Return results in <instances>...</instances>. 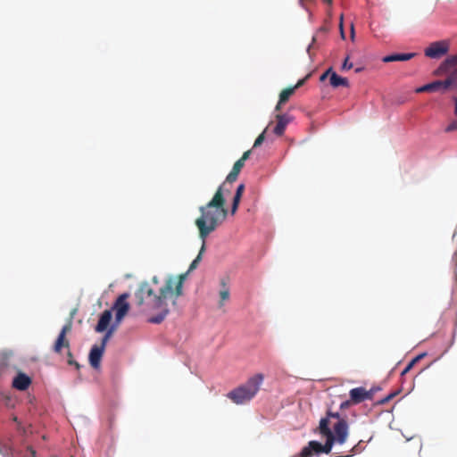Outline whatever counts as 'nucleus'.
<instances>
[{"mask_svg": "<svg viewBox=\"0 0 457 457\" xmlns=\"http://www.w3.org/2000/svg\"><path fill=\"white\" fill-rule=\"evenodd\" d=\"M351 38L352 40L354 39V27L353 23L351 24Z\"/></svg>", "mask_w": 457, "mask_h": 457, "instance_id": "58836bf2", "label": "nucleus"}, {"mask_svg": "<svg viewBox=\"0 0 457 457\" xmlns=\"http://www.w3.org/2000/svg\"><path fill=\"white\" fill-rule=\"evenodd\" d=\"M294 93L295 88H293L292 87L283 89L279 94V104L287 103Z\"/></svg>", "mask_w": 457, "mask_h": 457, "instance_id": "aec40b11", "label": "nucleus"}, {"mask_svg": "<svg viewBox=\"0 0 457 457\" xmlns=\"http://www.w3.org/2000/svg\"><path fill=\"white\" fill-rule=\"evenodd\" d=\"M309 77H310V74H308L305 78L299 79L298 82L295 86L292 87L293 88H295V91L297 88H299L300 87H302L303 85H304V83L309 79Z\"/></svg>", "mask_w": 457, "mask_h": 457, "instance_id": "c756f323", "label": "nucleus"}, {"mask_svg": "<svg viewBox=\"0 0 457 457\" xmlns=\"http://www.w3.org/2000/svg\"><path fill=\"white\" fill-rule=\"evenodd\" d=\"M67 362L69 365L74 366L77 370L80 369L79 363L73 359V355L70 350L67 352Z\"/></svg>", "mask_w": 457, "mask_h": 457, "instance_id": "5701e85b", "label": "nucleus"}, {"mask_svg": "<svg viewBox=\"0 0 457 457\" xmlns=\"http://www.w3.org/2000/svg\"><path fill=\"white\" fill-rule=\"evenodd\" d=\"M104 352V349H103V346H98L97 345L92 346L89 353V363L94 369H98L100 367Z\"/></svg>", "mask_w": 457, "mask_h": 457, "instance_id": "9b49d317", "label": "nucleus"}, {"mask_svg": "<svg viewBox=\"0 0 457 457\" xmlns=\"http://www.w3.org/2000/svg\"><path fill=\"white\" fill-rule=\"evenodd\" d=\"M129 297V293H123L114 302L113 310L116 312L115 319L118 323L122 320L129 310V304L127 301Z\"/></svg>", "mask_w": 457, "mask_h": 457, "instance_id": "0eeeda50", "label": "nucleus"}, {"mask_svg": "<svg viewBox=\"0 0 457 457\" xmlns=\"http://www.w3.org/2000/svg\"><path fill=\"white\" fill-rule=\"evenodd\" d=\"M361 443L362 442L360 441L358 444H356L354 446H353L349 452L350 453L349 454H347L345 456L338 455V457H351L354 454L360 453L363 450Z\"/></svg>", "mask_w": 457, "mask_h": 457, "instance_id": "4be33fe9", "label": "nucleus"}, {"mask_svg": "<svg viewBox=\"0 0 457 457\" xmlns=\"http://www.w3.org/2000/svg\"><path fill=\"white\" fill-rule=\"evenodd\" d=\"M352 68H353V63H352V62H349V56H347V57L345 59V61H344V62H343V64H342L341 69H342V71H347V70H350V69H352Z\"/></svg>", "mask_w": 457, "mask_h": 457, "instance_id": "cd10ccee", "label": "nucleus"}, {"mask_svg": "<svg viewBox=\"0 0 457 457\" xmlns=\"http://www.w3.org/2000/svg\"><path fill=\"white\" fill-rule=\"evenodd\" d=\"M234 166L237 167V169H239L240 170H242V168L245 166V163L240 161V160H237L235 163H234Z\"/></svg>", "mask_w": 457, "mask_h": 457, "instance_id": "c9c22d12", "label": "nucleus"}, {"mask_svg": "<svg viewBox=\"0 0 457 457\" xmlns=\"http://www.w3.org/2000/svg\"><path fill=\"white\" fill-rule=\"evenodd\" d=\"M352 404H353V402H352L351 398L349 400H346L345 402H343L341 404H340V409L342 410H345V409H347L349 408Z\"/></svg>", "mask_w": 457, "mask_h": 457, "instance_id": "7c9ffc66", "label": "nucleus"}, {"mask_svg": "<svg viewBox=\"0 0 457 457\" xmlns=\"http://www.w3.org/2000/svg\"><path fill=\"white\" fill-rule=\"evenodd\" d=\"M329 83L333 87H349V81L346 78H343L338 76L335 71L332 72L330 78H329Z\"/></svg>", "mask_w": 457, "mask_h": 457, "instance_id": "f3484780", "label": "nucleus"}, {"mask_svg": "<svg viewBox=\"0 0 457 457\" xmlns=\"http://www.w3.org/2000/svg\"><path fill=\"white\" fill-rule=\"evenodd\" d=\"M450 87V81L445 80H436L431 83L426 84L422 87L416 88V93L424 92H445Z\"/></svg>", "mask_w": 457, "mask_h": 457, "instance_id": "1a4fd4ad", "label": "nucleus"}, {"mask_svg": "<svg viewBox=\"0 0 457 457\" xmlns=\"http://www.w3.org/2000/svg\"><path fill=\"white\" fill-rule=\"evenodd\" d=\"M414 366V361H410L408 365L404 368V370L402 371L401 375L404 376L406 373H408L412 367Z\"/></svg>", "mask_w": 457, "mask_h": 457, "instance_id": "2f4dec72", "label": "nucleus"}, {"mask_svg": "<svg viewBox=\"0 0 457 457\" xmlns=\"http://www.w3.org/2000/svg\"><path fill=\"white\" fill-rule=\"evenodd\" d=\"M454 102H455L454 114L457 115V97L454 98Z\"/></svg>", "mask_w": 457, "mask_h": 457, "instance_id": "ea45409f", "label": "nucleus"}, {"mask_svg": "<svg viewBox=\"0 0 457 457\" xmlns=\"http://www.w3.org/2000/svg\"><path fill=\"white\" fill-rule=\"evenodd\" d=\"M332 72H334V71H333V70H332V68L328 69V70H327V71H325V72L320 76V79L321 81H323V80H324V79H325L328 75H330V76H331Z\"/></svg>", "mask_w": 457, "mask_h": 457, "instance_id": "473e14b6", "label": "nucleus"}, {"mask_svg": "<svg viewBox=\"0 0 457 457\" xmlns=\"http://www.w3.org/2000/svg\"><path fill=\"white\" fill-rule=\"evenodd\" d=\"M416 54L414 53H407V54H394L385 56L382 61L384 62H404L409 61L412 57H414Z\"/></svg>", "mask_w": 457, "mask_h": 457, "instance_id": "2eb2a0df", "label": "nucleus"}, {"mask_svg": "<svg viewBox=\"0 0 457 457\" xmlns=\"http://www.w3.org/2000/svg\"><path fill=\"white\" fill-rule=\"evenodd\" d=\"M240 171L241 170L239 169H237V167H235L233 165V168H232L231 171L228 173V175L227 176L225 181L222 183V184L226 185V188H229L230 189L231 184L237 180Z\"/></svg>", "mask_w": 457, "mask_h": 457, "instance_id": "a211bd4d", "label": "nucleus"}, {"mask_svg": "<svg viewBox=\"0 0 457 457\" xmlns=\"http://www.w3.org/2000/svg\"><path fill=\"white\" fill-rule=\"evenodd\" d=\"M449 46V42L446 40L436 41L431 43L424 53L427 57L437 59L447 54Z\"/></svg>", "mask_w": 457, "mask_h": 457, "instance_id": "423d86ee", "label": "nucleus"}, {"mask_svg": "<svg viewBox=\"0 0 457 457\" xmlns=\"http://www.w3.org/2000/svg\"><path fill=\"white\" fill-rule=\"evenodd\" d=\"M220 284L222 286V289L220 291V305L223 304L224 301H227L229 298V288L227 286L224 279H221Z\"/></svg>", "mask_w": 457, "mask_h": 457, "instance_id": "412c9836", "label": "nucleus"}, {"mask_svg": "<svg viewBox=\"0 0 457 457\" xmlns=\"http://www.w3.org/2000/svg\"><path fill=\"white\" fill-rule=\"evenodd\" d=\"M250 154H251V150L245 151L239 160L245 163V161L250 157Z\"/></svg>", "mask_w": 457, "mask_h": 457, "instance_id": "72a5a7b5", "label": "nucleus"}, {"mask_svg": "<svg viewBox=\"0 0 457 457\" xmlns=\"http://www.w3.org/2000/svg\"><path fill=\"white\" fill-rule=\"evenodd\" d=\"M72 322L69 320L62 328L54 345V351L57 353H60L62 348H70V342L66 338V334L71 330Z\"/></svg>", "mask_w": 457, "mask_h": 457, "instance_id": "6e6552de", "label": "nucleus"}, {"mask_svg": "<svg viewBox=\"0 0 457 457\" xmlns=\"http://www.w3.org/2000/svg\"><path fill=\"white\" fill-rule=\"evenodd\" d=\"M204 251H205V241H202V246L200 248V251H199L196 258L191 262V264L189 266V269H188V271L186 272L187 274L189 271H192L193 270H195L198 266L199 262L202 260V255L204 253Z\"/></svg>", "mask_w": 457, "mask_h": 457, "instance_id": "6ab92c4d", "label": "nucleus"}, {"mask_svg": "<svg viewBox=\"0 0 457 457\" xmlns=\"http://www.w3.org/2000/svg\"><path fill=\"white\" fill-rule=\"evenodd\" d=\"M112 333V329H109L107 331V333L102 338V342L99 346H103V349H105L106 344H107L108 340L110 339Z\"/></svg>", "mask_w": 457, "mask_h": 457, "instance_id": "393cba45", "label": "nucleus"}, {"mask_svg": "<svg viewBox=\"0 0 457 457\" xmlns=\"http://www.w3.org/2000/svg\"><path fill=\"white\" fill-rule=\"evenodd\" d=\"M281 104H279V102H278V104L276 105L275 110H276V111H279V110H280V108H281Z\"/></svg>", "mask_w": 457, "mask_h": 457, "instance_id": "a19ab883", "label": "nucleus"}, {"mask_svg": "<svg viewBox=\"0 0 457 457\" xmlns=\"http://www.w3.org/2000/svg\"><path fill=\"white\" fill-rule=\"evenodd\" d=\"M230 190L226 188L225 184H221L212 200L205 205L199 207L201 216L195 220V224L198 228L202 241H205L207 237L225 220L228 210L225 207L224 195L229 194Z\"/></svg>", "mask_w": 457, "mask_h": 457, "instance_id": "7ed1b4c3", "label": "nucleus"}, {"mask_svg": "<svg viewBox=\"0 0 457 457\" xmlns=\"http://www.w3.org/2000/svg\"><path fill=\"white\" fill-rule=\"evenodd\" d=\"M323 2L327 4H332V0H323Z\"/></svg>", "mask_w": 457, "mask_h": 457, "instance_id": "79ce46f5", "label": "nucleus"}, {"mask_svg": "<svg viewBox=\"0 0 457 457\" xmlns=\"http://www.w3.org/2000/svg\"><path fill=\"white\" fill-rule=\"evenodd\" d=\"M112 333V329H109L107 331V333L102 338V342L99 346H103V349H105L106 344H107L108 340L110 339Z\"/></svg>", "mask_w": 457, "mask_h": 457, "instance_id": "a878e982", "label": "nucleus"}, {"mask_svg": "<svg viewBox=\"0 0 457 457\" xmlns=\"http://www.w3.org/2000/svg\"><path fill=\"white\" fill-rule=\"evenodd\" d=\"M321 436L326 437L324 445L318 441H310L301 452L292 457H312L314 454L331 453L335 444L344 445L349 435L347 421L341 418L338 412L328 411L322 418L318 428Z\"/></svg>", "mask_w": 457, "mask_h": 457, "instance_id": "f03ea898", "label": "nucleus"}, {"mask_svg": "<svg viewBox=\"0 0 457 457\" xmlns=\"http://www.w3.org/2000/svg\"><path fill=\"white\" fill-rule=\"evenodd\" d=\"M349 395L353 404L360 403L365 400H370L373 395L371 391H367L361 386L351 389Z\"/></svg>", "mask_w": 457, "mask_h": 457, "instance_id": "9d476101", "label": "nucleus"}, {"mask_svg": "<svg viewBox=\"0 0 457 457\" xmlns=\"http://www.w3.org/2000/svg\"><path fill=\"white\" fill-rule=\"evenodd\" d=\"M339 27H340L341 37L343 38H345V32L343 30V16H341Z\"/></svg>", "mask_w": 457, "mask_h": 457, "instance_id": "e433bc0d", "label": "nucleus"}, {"mask_svg": "<svg viewBox=\"0 0 457 457\" xmlns=\"http://www.w3.org/2000/svg\"><path fill=\"white\" fill-rule=\"evenodd\" d=\"M424 356V354H420L418 356H416L411 361H414V364L419 361L420 359H422Z\"/></svg>", "mask_w": 457, "mask_h": 457, "instance_id": "4c0bfd02", "label": "nucleus"}, {"mask_svg": "<svg viewBox=\"0 0 457 457\" xmlns=\"http://www.w3.org/2000/svg\"><path fill=\"white\" fill-rule=\"evenodd\" d=\"M112 320V312L105 310L100 316L98 323L96 327V332H104L107 329Z\"/></svg>", "mask_w": 457, "mask_h": 457, "instance_id": "4468645a", "label": "nucleus"}, {"mask_svg": "<svg viewBox=\"0 0 457 457\" xmlns=\"http://www.w3.org/2000/svg\"><path fill=\"white\" fill-rule=\"evenodd\" d=\"M276 119L277 124L273 129V132L280 137L284 134L286 127L289 123V117L286 114H278Z\"/></svg>", "mask_w": 457, "mask_h": 457, "instance_id": "ddd939ff", "label": "nucleus"}, {"mask_svg": "<svg viewBox=\"0 0 457 457\" xmlns=\"http://www.w3.org/2000/svg\"><path fill=\"white\" fill-rule=\"evenodd\" d=\"M31 384V379L29 376L20 372L12 381V386L18 390L24 391L29 388Z\"/></svg>", "mask_w": 457, "mask_h": 457, "instance_id": "f8f14e48", "label": "nucleus"}, {"mask_svg": "<svg viewBox=\"0 0 457 457\" xmlns=\"http://www.w3.org/2000/svg\"><path fill=\"white\" fill-rule=\"evenodd\" d=\"M244 191H245V185L244 184L238 185L237 187V190H236V194L233 197V202H232V206H231V214L232 215L235 214L236 212L237 211V208L240 204Z\"/></svg>", "mask_w": 457, "mask_h": 457, "instance_id": "dca6fc26", "label": "nucleus"}, {"mask_svg": "<svg viewBox=\"0 0 457 457\" xmlns=\"http://www.w3.org/2000/svg\"><path fill=\"white\" fill-rule=\"evenodd\" d=\"M187 273L178 276L169 275L162 286L159 287V278L154 276L151 281H143L135 293L137 304L145 311L155 312L148 319L153 324L162 323L170 312L168 301L175 304L183 295V284Z\"/></svg>", "mask_w": 457, "mask_h": 457, "instance_id": "f257e3e1", "label": "nucleus"}, {"mask_svg": "<svg viewBox=\"0 0 457 457\" xmlns=\"http://www.w3.org/2000/svg\"><path fill=\"white\" fill-rule=\"evenodd\" d=\"M361 70H362L361 68H357V69L355 70V72H360Z\"/></svg>", "mask_w": 457, "mask_h": 457, "instance_id": "c03bdc74", "label": "nucleus"}, {"mask_svg": "<svg viewBox=\"0 0 457 457\" xmlns=\"http://www.w3.org/2000/svg\"><path fill=\"white\" fill-rule=\"evenodd\" d=\"M457 130V119L451 121L448 126L445 129V132H453Z\"/></svg>", "mask_w": 457, "mask_h": 457, "instance_id": "bb28decb", "label": "nucleus"}, {"mask_svg": "<svg viewBox=\"0 0 457 457\" xmlns=\"http://www.w3.org/2000/svg\"><path fill=\"white\" fill-rule=\"evenodd\" d=\"M264 377L258 373L251 377L244 385L230 391L227 396L236 404H244L251 401L260 390Z\"/></svg>", "mask_w": 457, "mask_h": 457, "instance_id": "20e7f679", "label": "nucleus"}, {"mask_svg": "<svg viewBox=\"0 0 457 457\" xmlns=\"http://www.w3.org/2000/svg\"><path fill=\"white\" fill-rule=\"evenodd\" d=\"M396 395H397V392L391 393L387 396H386L385 398L381 399L378 402V403L379 404H385V403H388L391 399H393Z\"/></svg>", "mask_w": 457, "mask_h": 457, "instance_id": "c85d7f7f", "label": "nucleus"}, {"mask_svg": "<svg viewBox=\"0 0 457 457\" xmlns=\"http://www.w3.org/2000/svg\"><path fill=\"white\" fill-rule=\"evenodd\" d=\"M250 154H251V150L245 151L239 160L245 163V161L250 157Z\"/></svg>", "mask_w": 457, "mask_h": 457, "instance_id": "f704fd0d", "label": "nucleus"}, {"mask_svg": "<svg viewBox=\"0 0 457 457\" xmlns=\"http://www.w3.org/2000/svg\"><path fill=\"white\" fill-rule=\"evenodd\" d=\"M30 452H31L32 457H35L36 456V452L33 449H31Z\"/></svg>", "mask_w": 457, "mask_h": 457, "instance_id": "37998d69", "label": "nucleus"}, {"mask_svg": "<svg viewBox=\"0 0 457 457\" xmlns=\"http://www.w3.org/2000/svg\"><path fill=\"white\" fill-rule=\"evenodd\" d=\"M265 133H266V129L257 137V138L255 139V141L253 143V147H258L262 144V142L264 141V138H265Z\"/></svg>", "mask_w": 457, "mask_h": 457, "instance_id": "b1692460", "label": "nucleus"}, {"mask_svg": "<svg viewBox=\"0 0 457 457\" xmlns=\"http://www.w3.org/2000/svg\"><path fill=\"white\" fill-rule=\"evenodd\" d=\"M457 55H451L447 57L439 67L434 71L436 76H442L447 73V81H450V87L454 86L457 87Z\"/></svg>", "mask_w": 457, "mask_h": 457, "instance_id": "39448f33", "label": "nucleus"}]
</instances>
